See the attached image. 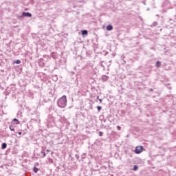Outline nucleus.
Returning <instances> with one entry per match:
<instances>
[{"label":"nucleus","mask_w":176,"mask_h":176,"mask_svg":"<svg viewBox=\"0 0 176 176\" xmlns=\"http://www.w3.org/2000/svg\"><path fill=\"white\" fill-rule=\"evenodd\" d=\"M57 105L59 108H65L67 107V96L63 95L58 101Z\"/></svg>","instance_id":"nucleus-1"},{"label":"nucleus","mask_w":176,"mask_h":176,"mask_svg":"<svg viewBox=\"0 0 176 176\" xmlns=\"http://www.w3.org/2000/svg\"><path fill=\"white\" fill-rule=\"evenodd\" d=\"M144 151V147L142 146H138L135 149V153H137V155H140V153H142Z\"/></svg>","instance_id":"nucleus-2"},{"label":"nucleus","mask_w":176,"mask_h":176,"mask_svg":"<svg viewBox=\"0 0 176 176\" xmlns=\"http://www.w3.org/2000/svg\"><path fill=\"white\" fill-rule=\"evenodd\" d=\"M21 17H32V14L30 12H23Z\"/></svg>","instance_id":"nucleus-3"},{"label":"nucleus","mask_w":176,"mask_h":176,"mask_svg":"<svg viewBox=\"0 0 176 176\" xmlns=\"http://www.w3.org/2000/svg\"><path fill=\"white\" fill-rule=\"evenodd\" d=\"M19 123L20 122L19 121V120L14 118L11 122V124H13L14 126V124H19Z\"/></svg>","instance_id":"nucleus-4"},{"label":"nucleus","mask_w":176,"mask_h":176,"mask_svg":"<svg viewBox=\"0 0 176 176\" xmlns=\"http://www.w3.org/2000/svg\"><path fill=\"white\" fill-rule=\"evenodd\" d=\"M107 31H112L113 30V26L112 25H109L107 26Z\"/></svg>","instance_id":"nucleus-5"},{"label":"nucleus","mask_w":176,"mask_h":176,"mask_svg":"<svg viewBox=\"0 0 176 176\" xmlns=\"http://www.w3.org/2000/svg\"><path fill=\"white\" fill-rule=\"evenodd\" d=\"M7 146H8V144L6 143H3L1 144V149H6Z\"/></svg>","instance_id":"nucleus-6"},{"label":"nucleus","mask_w":176,"mask_h":176,"mask_svg":"<svg viewBox=\"0 0 176 176\" xmlns=\"http://www.w3.org/2000/svg\"><path fill=\"white\" fill-rule=\"evenodd\" d=\"M10 130L11 131H14V125L12 124L10 126Z\"/></svg>","instance_id":"nucleus-7"},{"label":"nucleus","mask_w":176,"mask_h":176,"mask_svg":"<svg viewBox=\"0 0 176 176\" xmlns=\"http://www.w3.org/2000/svg\"><path fill=\"white\" fill-rule=\"evenodd\" d=\"M38 170L39 169L36 166H34L33 168L34 173H38Z\"/></svg>","instance_id":"nucleus-8"},{"label":"nucleus","mask_w":176,"mask_h":176,"mask_svg":"<svg viewBox=\"0 0 176 176\" xmlns=\"http://www.w3.org/2000/svg\"><path fill=\"white\" fill-rule=\"evenodd\" d=\"M88 32L87 30H82V35H87Z\"/></svg>","instance_id":"nucleus-9"},{"label":"nucleus","mask_w":176,"mask_h":176,"mask_svg":"<svg viewBox=\"0 0 176 176\" xmlns=\"http://www.w3.org/2000/svg\"><path fill=\"white\" fill-rule=\"evenodd\" d=\"M161 65H162V64L160 63V61H157V62L156 63V65H156L157 68H159Z\"/></svg>","instance_id":"nucleus-10"},{"label":"nucleus","mask_w":176,"mask_h":176,"mask_svg":"<svg viewBox=\"0 0 176 176\" xmlns=\"http://www.w3.org/2000/svg\"><path fill=\"white\" fill-rule=\"evenodd\" d=\"M41 153L43 155V156L42 157H46V153H45V150H42Z\"/></svg>","instance_id":"nucleus-11"},{"label":"nucleus","mask_w":176,"mask_h":176,"mask_svg":"<svg viewBox=\"0 0 176 176\" xmlns=\"http://www.w3.org/2000/svg\"><path fill=\"white\" fill-rule=\"evenodd\" d=\"M133 170H134L135 171H137V170H138V166L135 165L134 167H133Z\"/></svg>","instance_id":"nucleus-12"},{"label":"nucleus","mask_w":176,"mask_h":176,"mask_svg":"<svg viewBox=\"0 0 176 176\" xmlns=\"http://www.w3.org/2000/svg\"><path fill=\"white\" fill-rule=\"evenodd\" d=\"M15 63H16V64H21V60H16L15 61Z\"/></svg>","instance_id":"nucleus-13"},{"label":"nucleus","mask_w":176,"mask_h":176,"mask_svg":"<svg viewBox=\"0 0 176 176\" xmlns=\"http://www.w3.org/2000/svg\"><path fill=\"white\" fill-rule=\"evenodd\" d=\"M97 109H98V112H100V111H101V109H102L101 106H98Z\"/></svg>","instance_id":"nucleus-14"},{"label":"nucleus","mask_w":176,"mask_h":176,"mask_svg":"<svg viewBox=\"0 0 176 176\" xmlns=\"http://www.w3.org/2000/svg\"><path fill=\"white\" fill-rule=\"evenodd\" d=\"M76 159H77V160H79V155L78 154H76Z\"/></svg>","instance_id":"nucleus-15"},{"label":"nucleus","mask_w":176,"mask_h":176,"mask_svg":"<svg viewBox=\"0 0 176 176\" xmlns=\"http://www.w3.org/2000/svg\"><path fill=\"white\" fill-rule=\"evenodd\" d=\"M102 135H103L102 132L100 131L99 132V136L100 137H102Z\"/></svg>","instance_id":"nucleus-16"},{"label":"nucleus","mask_w":176,"mask_h":176,"mask_svg":"<svg viewBox=\"0 0 176 176\" xmlns=\"http://www.w3.org/2000/svg\"><path fill=\"white\" fill-rule=\"evenodd\" d=\"M118 130H120L122 128L120 126H117Z\"/></svg>","instance_id":"nucleus-17"},{"label":"nucleus","mask_w":176,"mask_h":176,"mask_svg":"<svg viewBox=\"0 0 176 176\" xmlns=\"http://www.w3.org/2000/svg\"><path fill=\"white\" fill-rule=\"evenodd\" d=\"M100 102H102V99H99Z\"/></svg>","instance_id":"nucleus-18"},{"label":"nucleus","mask_w":176,"mask_h":176,"mask_svg":"<svg viewBox=\"0 0 176 176\" xmlns=\"http://www.w3.org/2000/svg\"><path fill=\"white\" fill-rule=\"evenodd\" d=\"M19 135H21V132H19Z\"/></svg>","instance_id":"nucleus-19"},{"label":"nucleus","mask_w":176,"mask_h":176,"mask_svg":"<svg viewBox=\"0 0 176 176\" xmlns=\"http://www.w3.org/2000/svg\"><path fill=\"white\" fill-rule=\"evenodd\" d=\"M47 152H50V150L47 149Z\"/></svg>","instance_id":"nucleus-20"},{"label":"nucleus","mask_w":176,"mask_h":176,"mask_svg":"<svg viewBox=\"0 0 176 176\" xmlns=\"http://www.w3.org/2000/svg\"><path fill=\"white\" fill-rule=\"evenodd\" d=\"M97 98H99V97L98 96Z\"/></svg>","instance_id":"nucleus-21"}]
</instances>
